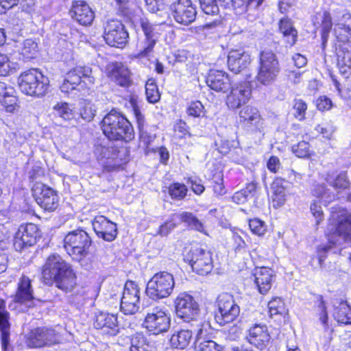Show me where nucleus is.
Instances as JSON below:
<instances>
[{"label": "nucleus", "mask_w": 351, "mask_h": 351, "mask_svg": "<svg viewBox=\"0 0 351 351\" xmlns=\"http://www.w3.org/2000/svg\"><path fill=\"white\" fill-rule=\"evenodd\" d=\"M200 8L208 15H215L219 12V8L215 0H199Z\"/></svg>", "instance_id": "nucleus-55"}, {"label": "nucleus", "mask_w": 351, "mask_h": 351, "mask_svg": "<svg viewBox=\"0 0 351 351\" xmlns=\"http://www.w3.org/2000/svg\"><path fill=\"white\" fill-rule=\"evenodd\" d=\"M14 64L5 54L0 53V76L8 75L14 70Z\"/></svg>", "instance_id": "nucleus-51"}, {"label": "nucleus", "mask_w": 351, "mask_h": 351, "mask_svg": "<svg viewBox=\"0 0 351 351\" xmlns=\"http://www.w3.org/2000/svg\"><path fill=\"white\" fill-rule=\"evenodd\" d=\"M92 225L96 234L105 241H112L117 237V225L104 216L95 217Z\"/></svg>", "instance_id": "nucleus-21"}, {"label": "nucleus", "mask_w": 351, "mask_h": 351, "mask_svg": "<svg viewBox=\"0 0 351 351\" xmlns=\"http://www.w3.org/2000/svg\"><path fill=\"white\" fill-rule=\"evenodd\" d=\"M141 28L145 35V40L138 44V52L136 58L147 57L153 51L154 47L160 35V26L153 25L147 20H142Z\"/></svg>", "instance_id": "nucleus-13"}, {"label": "nucleus", "mask_w": 351, "mask_h": 351, "mask_svg": "<svg viewBox=\"0 0 351 351\" xmlns=\"http://www.w3.org/2000/svg\"><path fill=\"white\" fill-rule=\"evenodd\" d=\"M332 315L339 324H351V308L346 302H341L338 306H335Z\"/></svg>", "instance_id": "nucleus-39"}, {"label": "nucleus", "mask_w": 351, "mask_h": 351, "mask_svg": "<svg viewBox=\"0 0 351 351\" xmlns=\"http://www.w3.org/2000/svg\"><path fill=\"white\" fill-rule=\"evenodd\" d=\"M174 220H179V222H184L191 229L200 232L205 233L204 224L191 213L182 212L174 214Z\"/></svg>", "instance_id": "nucleus-36"}, {"label": "nucleus", "mask_w": 351, "mask_h": 351, "mask_svg": "<svg viewBox=\"0 0 351 351\" xmlns=\"http://www.w3.org/2000/svg\"><path fill=\"white\" fill-rule=\"evenodd\" d=\"M313 195L315 197L321 198L325 203L330 202L335 199V195H331L323 184H317L313 189Z\"/></svg>", "instance_id": "nucleus-52"}, {"label": "nucleus", "mask_w": 351, "mask_h": 351, "mask_svg": "<svg viewBox=\"0 0 351 351\" xmlns=\"http://www.w3.org/2000/svg\"><path fill=\"white\" fill-rule=\"evenodd\" d=\"M104 134L110 140L131 141L134 131L129 121L115 110L110 111L102 120Z\"/></svg>", "instance_id": "nucleus-4"}, {"label": "nucleus", "mask_w": 351, "mask_h": 351, "mask_svg": "<svg viewBox=\"0 0 351 351\" xmlns=\"http://www.w3.org/2000/svg\"><path fill=\"white\" fill-rule=\"evenodd\" d=\"M248 342L259 350L267 347L270 341L267 328L264 324H254L248 330Z\"/></svg>", "instance_id": "nucleus-23"}, {"label": "nucleus", "mask_w": 351, "mask_h": 351, "mask_svg": "<svg viewBox=\"0 0 351 351\" xmlns=\"http://www.w3.org/2000/svg\"><path fill=\"white\" fill-rule=\"evenodd\" d=\"M111 80L121 86H128L130 83V72L127 66L120 62H112L106 69Z\"/></svg>", "instance_id": "nucleus-25"}, {"label": "nucleus", "mask_w": 351, "mask_h": 351, "mask_svg": "<svg viewBox=\"0 0 351 351\" xmlns=\"http://www.w3.org/2000/svg\"><path fill=\"white\" fill-rule=\"evenodd\" d=\"M316 104L318 110L321 111L328 110L332 106V101L326 96H321L318 98Z\"/></svg>", "instance_id": "nucleus-63"}, {"label": "nucleus", "mask_w": 351, "mask_h": 351, "mask_svg": "<svg viewBox=\"0 0 351 351\" xmlns=\"http://www.w3.org/2000/svg\"><path fill=\"white\" fill-rule=\"evenodd\" d=\"M326 180L337 193L346 189L350 185L346 172H341L336 176L328 175Z\"/></svg>", "instance_id": "nucleus-41"}, {"label": "nucleus", "mask_w": 351, "mask_h": 351, "mask_svg": "<svg viewBox=\"0 0 351 351\" xmlns=\"http://www.w3.org/2000/svg\"><path fill=\"white\" fill-rule=\"evenodd\" d=\"M293 108L296 113L295 117L300 121L303 120L305 117V113L307 109L306 104L302 99H296L295 101Z\"/></svg>", "instance_id": "nucleus-60"}, {"label": "nucleus", "mask_w": 351, "mask_h": 351, "mask_svg": "<svg viewBox=\"0 0 351 351\" xmlns=\"http://www.w3.org/2000/svg\"><path fill=\"white\" fill-rule=\"evenodd\" d=\"M186 186L180 183H173L169 187V194L172 199L180 200L182 199L187 193Z\"/></svg>", "instance_id": "nucleus-49"}, {"label": "nucleus", "mask_w": 351, "mask_h": 351, "mask_svg": "<svg viewBox=\"0 0 351 351\" xmlns=\"http://www.w3.org/2000/svg\"><path fill=\"white\" fill-rule=\"evenodd\" d=\"M186 259L193 271L199 275H207L213 267L211 253L202 248L191 249L186 256Z\"/></svg>", "instance_id": "nucleus-12"}, {"label": "nucleus", "mask_w": 351, "mask_h": 351, "mask_svg": "<svg viewBox=\"0 0 351 351\" xmlns=\"http://www.w3.org/2000/svg\"><path fill=\"white\" fill-rule=\"evenodd\" d=\"M56 116L64 120L69 121L74 118V111L72 106L66 102H58L53 107Z\"/></svg>", "instance_id": "nucleus-42"}, {"label": "nucleus", "mask_w": 351, "mask_h": 351, "mask_svg": "<svg viewBox=\"0 0 351 351\" xmlns=\"http://www.w3.org/2000/svg\"><path fill=\"white\" fill-rule=\"evenodd\" d=\"M18 83L22 93L38 97L44 96L49 86V78L35 69L22 73L19 77Z\"/></svg>", "instance_id": "nucleus-5"}, {"label": "nucleus", "mask_w": 351, "mask_h": 351, "mask_svg": "<svg viewBox=\"0 0 351 351\" xmlns=\"http://www.w3.org/2000/svg\"><path fill=\"white\" fill-rule=\"evenodd\" d=\"M311 213L316 219V225H319L324 219V213L320 204L313 201L310 206Z\"/></svg>", "instance_id": "nucleus-59"}, {"label": "nucleus", "mask_w": 351, "mask_h": 351, "mask_svg": "<svg viewBox=\"0 0 351 351\" xmlns=\"http://www.w3.org/2000/svg\"><path fill=\"white\" fill-rule=\"evenodd\" d=\"M251 62V56L248 53L241 49L231 50L228 56L229 69L235 73H239L245 69Z\"/></svg>", "instance_id": "nucleus-29"}, {"label": "nucleus", "mask_w": 351, "mask_h": 351, "mask_svg": "<svg viewBox=\"0 0 351 351\" xmlns=\"http://www.w3.org/2000/svg\"><path fill=\"white\" fill-rule=\"evenodd\" d=\"M254 276L258 292L263 295L267 294L275 280L274 271L268 267L257 268L255 269Z\"/></svg>", "instance_id": "nucleus-26"}, {"label": "nucleus", "mask_w": 351, "mask_h": 351, "mask_svg": "<svg viewBox=\"0 0 351 351\" xmlns=\"http://www.w3.org/2000/svg\"><path fill=\"white\" fill-rule=\"evenodd\" d=\"M174 220H179V222H184L191 229L200 232L205 233L204 224L191 213L182 212L174 214Z\"/></svg>", "instance_id": "nucleus-35"}, {"label": "nucleus", "mask_w": 351, "mask_h": 351, "mask_svg": "<svg viewBox=\"0 0 351 351\" xmlns=\"http://www.w3.org/2000/svg\"><path fill=\"white\" fill-rule=\"evenodd\" d=\"M239 119L240 123L247 127L254 128L259 131L263 129V121L256 108L250 106L243 108L239 111Z\"/></svg>", "instance_id": "nucleus-28"}, {"label": "nucleus", "mask_w": 351, "mask_h": 351, "mask_svg": "<svg viewBox=\"0 0 351 351\" xmlns=\"http://www.w3.org/2000/svg\"><path fill=\"white\" fill-rule=\"evenodd\" d=\"M126 339L130 342V351H152L151 346L142 333H136L131 338Z\"/></svg>", "instance_id": "nucleus-40"}, {"label": "nucleus", "mask_w": 351, "mask_h": 351, "mask_svg": "<svg viewBox=\"0 0 351 351\" xmlns=\"http://www.w3.org/2000/svg\"><path fill=\"white\" fill-rule=\"evenodd\" d=\"M71 14L76 21L85 26L90 25L95 18L94 12L84 1H77L73 3Z\"/></svg>", "instance_id": "nucleus-27"}, {"label": "nucleus", "mask_w": 351, "mask_h": 351, "mask_svg": "<svg viewBox=\"0 0 351 351\" xmlns=\"http://www.w3.org/2000/svg\"><path fill=\"white\" fill-rule=\"evenodd\" d=\"M140 306V289L133 281L125 284L121 300V310L126 315L136 313Z\"/></svg>", "instance_id": "nucleus-15"}, {"label": "nucleus", "mask_w": 351, "mask_h": 351, "mask_svg": "<svg viewBox=\"0 0 351 351\" xmlns=\"http://www.w3.org/2000/svg\"><path fill=\"white\" fill-rule=\"evenodd\" d=\"M193 339V332L191 329H179L175 330L170 339L171 347L183 350L186 348Z\"/></svg>", "instance_id": "nucleus-33"}, {"label": "nucleus", "mask_w": 351, "mask_h": 351, "mask_svg": "<svg viewBox=\"0 0 351 351\" xmlns=\"http://www.w3.org/2000/svg\"><path fill=\"white\" fill-rule=\"evenodd\" d=\"M37 50V43L32 39H27L23 42L20 53L25 59L29 60L35 57Z\"/></svg>", "instance_id": "nucleus-45"}, {"label": "nucleus", "mask_w": 351, "mask_h": 351, "mask_svg": "<svg viewBox=\"0 0 351 351\" xmlns=\"http://www.w3.org/2000/svg\"><path fill=\"white\" fill-rule=\"evenodd\" d=\"M249 226L251 231L258 236L263 235L267 230L265 222L256 218L249 221Z\"/></svg>", "instance_id": "nucleus-57"}, {"label": "nucleus", "mask_w": 351, "mask_h": 351, "mask_svg": "<svg viewBox=\"0 0 351 351\" xmlns=\"http://www.w3.org/2000/svg\"><path fill=\"white\" fill-rule=\"evenodd\" d=\"M208 86L217 92H226L230 86V80L222 71L212 70L206 79Z\"/></svg>", "instance_id": "nucleus-31"}, {"label": "nucleus", "mask_w": 351, "mask_h": 351, "mask_svg": "<svg viewBox=\"0 0 351 351\" xmlns=\"http://www.w3.org/2000/svg\"><path fill=\"white\" fill-rule=\"evenodd\" d=\"M173 217L174 214L171 216L169 221L164 223L160 226L158 234L162 237L167 236L176 227V223L179 222V220H174Z\"/></svg>", "instance_id": "nucleus-58"}, {"label": "nucleus", "mask_w": 351, "mask_h": 351, "mask_svg": "<svg viewBox=\"0 0 351 351\" xmlns=\"http://www.w3.org/2000/svg\"><path fill=\"white\" fill-rule=\"evenodd\" d=\"M176 312L184 322H195L198 328L195 337L197 351H223V347L215 341L207 339V331L199 320V306L194 298L186 293H180L175 301Z\"/></svg>", "instance_id": "nucleus-1"}, {"label": "nucleus", "mask_w": 351, "mask_h": 351, "mask_svg": "<svg viewBox=\"0 0 351 351\" xmlns=\"http://www.w3.org/2000/svg\"><path fill=\"white\" fill-rule=\"evenodd\" d=\"M285 180L277 178L271 184V189L272 191V199L274 202L276 203L278 206H280L285 202V197L287 195L286 186Z\"/></svg>", "instance_id": "nucleus-38"}, {"label": "nucleus", "mask_w": 351, "mask_h": 351, "mask_svg": "<svg viewBox=\"0 0 351 351\" xmlns=\"http://www.w3.org/2000/svg\"><path fill=\"white\" fill-rule=\"evenodd\" d=\"M175 286L172 274L166 271L158 272L148 281L146 293L151 299L156 300L169 297Z\"/></svg>", "instance_id": "nucleus-7"}, {"label": "nucleus", "mask_w": 351, "mask_h": 351, "mask_svg": "<svg viewBox=\"0 0 351 351\" xmlns=\"http://www.w3.org/2000/svg\"><path fill=\"white\" fill-rule=\"evenodd\" d=\"M38 237V228L36 224L29 223L21 225L14 236V247L16 250L21 251L26 247L34 245Z\"/></svg>", "instance_id": "nucleus-18"}, {"label": "nucleus", "mask_w": 351, "mask_h": 351, "mask_svg": "<svg viewBox=\"0 0 351 351\" xmlns=\"http://www.w3.org/2000/svg\"><path fill=\"white\" fill-rule=\"evenodd\" d=\"M279 29L284 36L285 42L289 46H293L297 40L298 32L293 27L291 21L288 19H281L279 23Z\"/></svg>", "instance_id": "nucleus-37"}, {"label": "nucleus", "mask_w": 351, "mask_h": 351, "mask_svg": "<svg viewBox=\"0 0 351 351\" xmlns=\"http://www.w3.org/2000/svg\"><path fill=\"white\" fill-rule=\"evenodd\" d=\"M328 246H320L317 248V256L320 266L325 260L326 252L333 247L346 248L351 243V214L346 210L340 213H333L328 225Z\"/></svg>", "instance_id": "nucleus-2"}, {"label": "nucleus", "mask_w": 351, "mask_h": 351, "mask_svg": "<svg viewBox=\"0 0 351 351\" xmlns=\"http://www.w3.org/2000/svg\"><path fill=\"white\" fill-rule=\"evenodd\" d=\"M91 240L86 232L75 230L69 232L64 239V247L75 261L83 260L89 252Z\"/></svg>", "instance_id": "nucleus-6"}, {"label": "nucleus", "mask_w": 351, "mask_h": 351, "mask_svg": "<svg viewBox=\"0 0 351 351\" xmlns=\"http://www.w3.org/2000/svg\"><path fill=\"white\" fill-rule=\"evenodd\" d=\"M292 149L293 153L299 158H306L311 154L308 143L304 141L293 146Z\"/></svg>", "instance_id": "nucleus-53"}, {"label": "nucleus", "mask_w": 351, "mask_h": 351, "mask_svg": "<svg viewBox=\"0 0 351 351\" xmlns=\"http://www.w3.org/2000/svg\"><path fill=\"white\" fill-rule=\"evenodd\" d=\"M280 72L279 62L275 53L263 51L260 56V66L256 77L257 81L265 86L272 84Z\"/></svg>", "instance_id": "nucleus-8"}, {"label": "nucleus", "mask_w": 351, "mask_h": 351, "mask_svg": "<svg viewBox=\"0 0 351 351\" xmlns=\"http://www.w3.org/2000/svg\"><path fill=\"white\" fill-rule=\"evenodd\" d=\"M204 106L199 101L191 102L186 110L189 116L193 117H201L204 114Z\"/></svg>", "instance_id": "nucleus-56"}, {"label": "nucleus", "mask_w": 351, "mask_h": 351, "mask_svg": "<svg viewBox=\"0 0 351 351\" xmlns=\"http://www.w3.org/2000/svg\"><path fill=\"white\" fill-rule=\"evenodd\" d=\"M145 93L147 99L149 103L155 104L160 98L158 86L153 79H149L145 84Z\"/></svg>", "instance_id": "nucleus-44"}, {"label": "nucleus", "mask_w": 351, "mask_h": 351, "mask_svg": "<svg viewBox=\"0 0 351 351\" xmlns=\"http://www.w3.org/2000/svg\"><path fill=\"white\" fill-rule=\"evenodd\" d=\"M33 196L37 204L45 210L53 211L59 205V197L56 191L42 183H36L32 187Z\"/></svg>", "instance_id": "nucleus-14"}, {"label": "nucleus", "mask_w": 351, "mask_h": 351, "mask_svg": "<svg viewBox=\"0 0 351 351\" xmlns=\"http://www.w3.org/2000/svg\"><path fill=\"white\" fill-rule=\"evenodd\" d=\"M172 10L178 23L187 25L195 19L197 12L191 0H178L173 4Z\"/></svg>", "instance_id": "nucleus-20"}, {"label": "nucleus", "mask_w": 351, "mask_h": 351, "mask_svg": "<svg viewBox=\"0 0 351 351\" xmlns=\"http://www.w3.org/2000/svg\"><path fill=\"white\" fill-rule=\"evenodd\" d=\"M65 78L76 86L82 82L86 86H91L95 80L93 70L89 66H76L66 73Z\"/></svg>", "instance_id": "nucleus-24"}, {"label": "nucleus", "mask_w": 351, "mask_h": 351, "mask_svg": "<svg viewBox=\"0 0 351 351\" xmlns=\"http://www.w3.org/2000/svg\"><path fill=\"white\" fill-rule=\"evenodd\" d=\"M43 281L47 285L56 283L64 291H70L75 287L76 276L71 266L58 254L50 255L43 267Z\"/></svg>", "instance_id": "nucleus-3"}, {"label": "nucleus", "mask_w": 351, "mask_h": 351, "mask_svg": "<svg viewBox=\"0 0 351 351\" xmlns=\"http://www.w3.org/2000/svg\"><path fill=\"white\" fill-rule=\"evenodd\" d=\"M322 38L323 40V45L326 42L329 32L333 24L335 25V34L339 40H343V38H339V36H342L340 30H343L348 34V35L351 36V16L350 14H343L341 21L339 22H337L334 19V22L332 23V19L330 13L324 11L322 14Z\"/></svg>", "instance_id": "nucleus-10"}, {"label": "nucleus", "mask_w": 351, "mask_h": 351, "mask_svg": "<svg viewBox=\"0 0 351 351\" xmlns=\"http://www.w3.org/2000/svg\"><path fill=\"white\" fill-rule=\"evenodd\" d=\"M268 308L271 316L282 315L286 312L283 301L280 298L277 297L269 302Z\"/></svg>", "instance_id": "nucleus-50"}, {"label": "nucleus", "mask_w": 351, "mask_h": 351, "mask_svg": "<svg viewBox=\"0 0 351 351\" xmlns=\"http://www.w3.org/2000/svg\"><path fill=\"white\" fill-rule=\"evenodd\" d=\"M17 101L14 94L8 95L0 101V109L10 113L17 112L19 109Z\"/></svg>", "instance_id": "nucleus-46"}, {"label": "nucleus", "mask_w": 351, "mask_h": 351, "mask_svg": "<svg viewBox=\"0 0 351 351\" xmlns=\"http://www.w3.org/2000/svg\"><path fill=\"white\" fill-rule=\"evenodd\" d=\"M219 313L215 319L220 325L234 322L240 313V307L235 302L233 297L228 293L219 295L218 300Z\"/></svg>", "instance_id": "nucleus-11"}, {"label": "nucleus", "mask_w": 351, "mask_h": 351, "mask_svg": "<svg viewBox=\"0 0 351 351\" xmlns=\"http://www.w3.org/2000/svg\"><path fill=\"white\" fill-rule=\"evenodd\" d=\"M252 89L248 82L234 84L231 87L230 93L227 95L226 104L230 109H237L246 104L251 96Z\"/></svg>", "instance_id": "nucleus-19"}, {"label": "nucleus", "mask_w": 351, "mask_h": 351, "mask_svg": "<svg viewBox=\"0 0 351 351\" xmlns=\"http://www.w3.org/2000/svg\"><path fill=\"white\" fill-rule=\"evenodd\" d=\"M263 0H233L230 5L234 13L241 15L247 11L248 6L258 7Z\"/></svg>", "instance_id": "nucleus-43"}, {"label": "nucleus", "mask_w": 351, "mask_h": 351, "mask_svg": "<svg viewBox=\"0 0 351 351\" xmlns=\"http://www.w3.org/2000/svg\"><path fill=\"white\" fill-rule=\"evenodd\" d=\"M0 337L2 351H12L10 344V323L8 313L5 310V302L0 298Z\"/></svg>", "instance_id": "nucleus-32"}, {"label": "nucleus", "mask_w": 351, "mask_h": 351, "mask_svg": "<svg viewBox=\"0 0 351 351\" xmlns=\"http://www.w3.org/2000/svg\"><path fill=\"white\" fill-rule=\"evenodd\" d=\"M133 112L139 131L140 143H142L146 149H148L149 146L155 139L156 134L152 132L151 127L145 125L144 116L136 106H134Z\"/></svg>", "instance_id": "nucleus-30"}, {"label": "nucleus", "mask_w": 351, "mask_h": 351, "mask_svg": "<svg viewBox=\"0 0 351 351\" xmlns=\"http://www.w3.org/2000/svg\"><path fill=\"white\" fill-rule=\"evenodd\" d=\"M104 38L108 45L121 48L127 43L128 33L120 21L110 20L105 26Z\"/></svg>", "instance_id": "nucleus-17"}, {"label": "nucleus", "mask_w": 351, "mask_h": 351, "mask_svg": "<svg viewBox=\"0 0 351 351\" xmlns=\"http://www.w3.org/2000/svg\"><path fill=\"white\" fill-rule=\"evenodd\" d=\"M95 155L99 159L114 158L115 149L112 146L99 145L95 148Z\"/></svg>", "instance_id": "nucleus-54"}, {"label": "nucleus", "mask_w": 351, "mask_h": 351, "mask_svg": "<svg viewBox=\"0 0 351 351\" xmlns=\"http://www.w3.org/2000/svg\"><path fill=\"white\" fill-rule=\"evenodd\" d=\"M170 326V315L162 306H155L150 309L143 322V326L154 335L167 332Z\"/></svg>", "instance_id": "nucleus-9"}, {"label": "nucleus", "mask_w": 351, "mask_h": 351, "mask_svg": "<svg viewBox=\"0 0 351 351\" xmlns=\"http://www.w3.org/2000/svg\"><path fill=\"white\" fill-rule=\"evenodd\" d=\"M60 342V336L53 329L46 327L36 328L29 333L27 343L31 348L51 346Z\"/></svg>", "instance_id": "nucleus-16"}, {"label": "nucleus", "mask_w": 351, "mask_h": 351, "mask_svg": "<svg viewBox=\"0 0 351 351\" xmlns=\"http://www.w3.org/2000/svg\"><path fill=\"white\" fill-rule=\"evenodd\" d=\"M96 108L90 101L84 100L80 103V114L86 121H90L95 115Z\"/></svg>", "instance_id": "nucleus-47"}, {"label": "nucleus", "mask_w": 351, "mask_h": 351, "mask_svg": "<svg viewBox=\"0 0 351 351\" xmlns=\"http://www.w3.org/2000/svg\"><path fill=\"white\" fill-rule=\"evenodd\" d=\"M174 131L176 135L179 138L184 137L186 135L189 134L186 123L182 120H180L176 123L174 126Z\"/></svg>", "instance_id": "nucleus-64"}, {"label": "nucleus", "mask_w": 351, "mask_h": 351, "mask_svg": "<svg viewBox=\"0 0 351 351\" xmlns=\"http://www.w3.org/2000/svg\"><path fill=\"white\" fill-rule=\"evenodd\" d=\"M240 233L243 234V232H232V240H233V246L234 247L235 251H241L243 250L246 247V243L243 240V237L240 234Z\"/></svg>", "instance_id": "nucleus-62"}, {"label": "nucleus", "mask_w": 351, "mask_h": 351, "mask_svg": "<svg viewBox=\"0 0 351 351\" xmlns=\"http://www.w3.org/2000/svg\"><path fill=\"white\" fill-rule=\"evenodd\" d=\"M333 83L342 97L346 99H351V71L350 72L349 75L345 78L343 85L341 88H340V84L337 80H333Z\"/></svg>", "instance_id": "nucleus-48"}, {"label": "nucleus", "mask_w": 351, "mask_h": 351, "mask_svg": "<svg viewBox=\"0 0 351 351\" xmlns=\"http://www.w3.org/2000/svg\"><path fill=\"white\" fill-rule=\"evenodd\" d=\"M316 131L322 135L324 138L327 139H330L332 136V134L335 132L334 128L327 123H323L318 125L315 128Z\"/></svg>", "instance_id": "nucleus-61"}, {"label": "nucleus", "mask_w": 351, "mask_h": 351, "mask_svg": "<svg viewBox=\"0 0 351 351\" xmlns=\"http://www.w3.org/2000/svg\"><path fill=\"white\" fill-rule=\"evenodd\" d=\"M94 326L110 335H116L119 331L117 316L104 312L95 314Z\"/></svg>", "instance_id": "nucleus-22"}, {"label": "nucleus", "mask_w": 351, "mask_h": 351, "mask_svg": "<svg viewBox=\"0 0 351 351\" xmlns=\"http://www.w3.org/2000/svg\"><path fill=\"white\" fill-rule=\"evenodd\" d=\"M33 299V289L30 279L26 276H22L18 282L15 300L23 303Z\"/></svg>", "instance_id": "nucleus-34"}]
</instances>
